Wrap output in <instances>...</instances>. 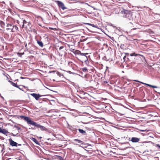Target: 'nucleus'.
I'll return each instance as SVG.
<instances>
[{
    "label": "nucleus",
    "mask_w": 160,
    "mask_h": 160,
    "mask_svg": "<svg viewBox=\"0 0 160 160\" xmlns=\"http://www.w3.org/2000/svg\"><path fill=\"white\" fill-rule=\"evenodd\" d=\"M31 95L36 100H38L39 98L41 96L39 94H36L35 93H31Z\"/></svg>",
    "instance_id": "8"
},
{
    "label": "nucleus",
    "mask_w": 160,
    "mask_h": 160,
    "mask_svg": "<svg viewBox=\"0 0 160 160\" xmlns=\"http://www.w3.org/2000/svg\"><path fill=\"white\" fill-rule=\"evenodd\" d=\"M32 46V44L30 42L28 43H26L25 44V47L28 50L31 49Z\"/></svg>",
    "instance_id": "10"
},
{
    "label": "nucleus",
    "mask_w": 160,
    "mask_h": 160,
    "mask_svg": "<svg viewBox=\"0 0 160 160\" xmlns=\"http://www.w3.org/2000/svg\"><path fill=\"white\" fill-rule=\"evenodd\" d=\"M129 141H131L132 142L137 143L140 140V139L139 138L136 137H132L131 138H129Z\"/></svg>",
    "instance_id": "5"
},
{
    "label": "nucleus",
    "mask_w": 160,
    "mask_h": 160,
    "mask_svg": "<svg viewBox=\"0 0 160 160\" xmlns=\"http://www.w3.org/2000/svg\"><path fill=\"white\" fill-rule=\"evenodd\" d=\"M9 82L13 86L17 88L20 89V88L19 87V86H18L16 84L14 83L13 82L11 81L10 80L9 81Z\"/></svg>",
    "instance_id": "16"
},
{
    "label": "nucleus",
    "mask_w": 160,
    "mask_h": 160,
    "mask_svg": "<svg viewBox=\"0 0 160 160\" xmlns=\"http://www.w3.org/2000/svg\"><path fill=\"white\" fill-rule=\"evenodd\" d=\"M82 71L84 72H88V70L87 69V68L85 67L82 68Z\"/></svg>",
    "instance_id": "21"
},
{
    "label": "nucleus",
    "mask_w": 160,
    "mask_h": 160,
    "mask_svg": "<svg viewBox=\"0 0 160 160\" xmlns=\"http://www.w3.org/2000/svg\"><path fill=\"white\" fill-rule=\"evenodd\" d=\"M135 64V62H132L130 63V65L131 66V67H133L134 66Z\"/></svg>",
    "instance_id": "22"
},
{
    "label": "nucleus",
    "mask_w": 160,
    "mask_h": 160,
    "mask_svg": "<svg viewBox=\"0 0 160 160\" xmlns=\"http://www.w3.org/2000/svg\"><path fill=\"white\" fill-rule=\"evenodd\" d=\"M6 27L7 30H10L12 32L16 31L18 29V27L16 25H14L12 23L6 24Z\"/></svg>",
    "instance_id": "2"
},
{
    "label": "nucleus",
    "mask_w": 160,
    "mask_h": 160,
    "mask_svg": "<svg viewBox=\"0 0 160 160\" xmlns=\"http://www.w3.org/2000/svg\"><path fill=\"white\" fill-rule=\"evenodd\" d=\"M31 27V24L30 22H27L25 20L23 21L22 28H26L27 29Z\"/></svg>",
    "instance_id": "4"
},
{
    "label": "nucleus",
    "mask_w": 160,
    "mask_h": 160,
    "mask_svg": "<svg viewBox=\"0 0 160 160\" xmlns=\"http://www.w3.org/2000/svg\"><path fill=\"white\" fill-rule=\"evenodd\" d=\"M136 82H139V83H140L143 84H144V85H145L146 86H148L149 87H151V88H157V87L156 86H153V85H150V84H147V83H144V82H140V81H139L138 80H134Z\"/></svg>",
    "instance_id": "7"
},
{
    "label": "nucleus",
    "mask_w": 160,
    "mask_h": 160,
    "mask_svg": "<svg viewBox=\"0 0 160 160\" xmlns=\"http://www.w3.org/2000/svg\"><path fill=\"white\" fill-rule=\"evenodd\" d=\"M0 139L2 140H4V137L0 136Z\"/></svg>",
    "instance_id": "25"
},
{
    "label": "nucleus",
    "mask_w": 160,
    "mask_h": 160,
    "mask_svg": "<svg viewBox=\"0 0 160 160\" xmlns=\"http://www.w3.org/2000/svg\"><path fill=\"white\" fill-rule=\"evenodd\" d=\"M69 66L71 67L73 69H75L76 66L71 62H69L68 63Z\"/></svg>",
    "instance_id": "12"
},
{
    "label": "nucleus",
    "mask_w": 160,
    "mask_h": 160,
    "mask_svg": "<svg viewBox=\"0 0 160 160\" xmlns=\"http://www.w3.org/2000/svg\"><path fill=\"white\" fill-rule=\"evenodd\" d=\"M130 56H141L142 57L144 58V57L143 55H140V54H136L135 52H133L132 53H131L130 54Z\"/></svg>",
    "instance_id": "15"
},
{
    "label": "nucleus",
    "mask_w": 160,
    "mask_h": 160,
    "mask_svg": "<svg viewBox=\"0 0 160 160\" xmlns=\"http://www.w3.org/2000/svg\"><path fill=\"white\" fill-rule=\"evenodd\" d=\"M19 117L20 119H23L28 124L33 125L38 128H40L41 130L42 131H46L47 130V129L45 127L41 126L39 124L37 123L36 122L32 121L31 118H30L28 117L21 115L19 116Z\"/></svg>",
    "instance_id": "1"
},
{
    "label": "nucleus",
    "mask_w": 160,
    "mask_h": 160,
    "mask_svg": "<svg viewBox=\"0 0 160 160\" xmlns=\"http://www.w3.org/2000/svg\"><path fill=\"white\" fill-rule=\"evenodd\" d=\"M124 13H126V12H127V11H124Z\"/></svg>",
    "instance_id": "33"
},
{
    "label": "nucleus",
    "mask_w": 160,
    "mask_h": 160,
    "mask_svg": "<svg viewBox=\"0 0 160 160\" xmlns=\"http://www.w3.org/2000/svg\"><path fill=\"white\" fill-rule=\"evenodd\" d=\"M10 145L12 146H17V143L12 140L10 141Z\"/></svg>",
    "instance_id": "13"
},
{
    "label": "nucleus",
    "mask_w": 160,
    "mask_h": 160,
    "mask_svg": "<svg viewBox=\"0 0 160 160\" xmlns=\"http://www.w3.org/2000/svg\"><path fill=\"white\" fill-rule=\"evenodd\" d=\"M125 54L126 55H128L129 54L128 53H125Z\"/></svg>",
    "instance_id": "31"
},
{
    "label": "nucleus",
    "mask_w": 160,
    "mask_h": 160,
    "mask_svg": "<svg viewBox=\"0 0 160 160\" xmlns=\"http://www.w3.org/2000/svg\"><path fill=\"white\" fill-rule=\"evenodd\" d=\"M56 2L59 7L61 8L62 9L64 10L66 8L64 4L62 2L59 1H57Z\"/></svg>",
    "instance_id": "6"
},
{
    "label": "nucleus",
    "mask_w": 160,
    "mask_h": 160,
    "mask_svg": "<svg viewBox=\"0 0 160 160\" xmlns=\"http://www.w3.org/2000/svg\"><path fill=\"white\" fill-rule=\"evenodd\" d=\"M137 29L136 28H134L132 29V30H135Z\"/></svg>",
    "instance_id": "32"
},
{
    "label": "nucleus",
    "mask_w": 160,
    "mask_h": 160,
    "mask_svg": "<svg viewBox=\"0 0 160 160\" xmlns=\"http://www.w3.org/2000/svg\"><path fill=\"white\" fill-rule=\"evenodd\" d=\"M74 141L78 143H80L81 144H82V141L79 139H75Z\"/></svg>",
    "instance_id": "20"
},
{
    "label": "nucleus",
    "mask_w": 160,
    "mask_h": 160,
    "mask_svg": "<svg viewBox=\"0 0 160 160\" xmlns=\"http://www.w3.org/2000/svg\"><path fill=\"white\" fill-rule=\"evenodd\" d=\"M64 48V47L63 46H61L59 48V49L60 50H61L62 49V48Z\"/></svg>",
    "instance_id": "26"
},
{
    "label": "nucleus",
    "mask_w": 160,
    "mask_h": 160,
    "mask_svg": "<svg viewBox=\"0 0 160 160\" xmlns=\"http://www.w3.org/2000/svg\"><path fill=\"white\" fill-rule=\"evenodd\" d=\"M32 140L35 143L37 144L38 145H39V143L38 142L37 140L35 138H32Z\"/></svg>",
    "instance_id": "19"
},
{
    "label": "nucleus",
    "mask_w": 160,
    "mask_h": 160,
    "mask_svg": "<svg viewBox=\"0 0 160 160\" xmlns=\"http://www.w3.org/2000/svg\"><path fill=\"white\" fill-rule=\"evenodd\" d=\"M156 147H158L159 148H160V145L159 144H156Z\"/></svg>",
    "instance_id": "27"
},
{
    "label": "nucleus",
    "mask_w": 160,
    "mask_h": 160,
    "mask_svg": "<svg viewBox=\"0 0 160 160\" xmlns=\"http://www.w3.org/2000/svg\"><path fill=\"white\" fill-rule=\"evenodd\" d=\"M22 54L21 53H18V55L19 56H20V57H21V55H22Z\"/></svg>",
    "instance_id": "28"
},
{
    "label": "nucleus",
    "mask_w": 160,
    "mask_h": 160,
    "mask_svg": "<svg viewBox=\"0 0 160 160\" xmlns=\"http://www.w3.org/2000/svg\"><path fill=\"white\" fill-rule=\"evenodd\" d=\"M6 23H12V22L14 21V20L11 17H8L6 19Z\"/></svg>",
    "instance_id": "9"
},
{
    "label": "nucleus",
    "mask_w": 160,
    "mask_h": 160,
    "mask_svg": "<svg viewBox=\"0 0 160 160\" xmlns=\"http://www.w3.org/2000/svg\"><path fill=\"white\" fill-rule=\"evenodd\" d=\"M86 54H88V53H80V55H81L80 57V60L82 62H84L86 63L88 62V58L87 56L86 55Z\"/></svg>",
    "instance_id": "3"
},
{
    "label": "nucleus",
    "mask_w": 160,
    "mask_h": 160,
    "mask_svg": "<svg viewBox=\"0 0 160 160\" xmlns=\"http://www.w3.org/2000/svg\"><path fill=\"white\" fill-rule=\"evenodd\" d=\"M130 14L129 13H126V15L125 16V17H126L128 15H129Z\"/></svg>",
    "instance_id": "30"
},
{
    "label": "nucleus",
    "mask_w": 160,
    "mask_h": 160,
    "mask_svg": "<svg viewBox=\"0 0 160 160\" xmlns=\"http://www.w3.org/2000/svg\"><path fill=\"white\" fill-rule=\"evenodd\" d=\"M15 127L18 130H19L21 129V128L18 127L17 126H15Z\"/></svg>",
    "instance_id": "24"
},
{
    "label": "nucleus",
    "mask_w": 160,
    "mask_h": 160,
    "mask_svg": "<svg viewBox=\"0 0 160 160\" xmlns=\"http://www.w3.org/2000/svg\"><path fill=\"white\" fill-rule=\"evenodd\" d=\"M126 58V56H125L123 57V60H124V61H125V58Z\"/></svg>",
    "instance_id": "29"
},
{
    "label": "nucleus",
    "mask_w": 160,
    "mask_h": 160,
    "mask_svg": "<svg viewBox=\"0 0 160 160\" xmlns=\"http://www.w3.org/2000/svg\"><path fill=\"white\" fill-rule=\"evenodd\" d=\"M0 132L4 134H6L8 132L7 130L5 129H2L1 128H0Z\"/></svg>",
    "instance_id": "14"
},
{
    "label": "nucleus",
    "mask_w": 160,
    "mask_h": 160,
    "mask_svg": "<svg viewBox=\"0 0 160 160\" xmlns=\"http://www.w3.org/2000/svg\"><path fill=\"white\" fill-rule=\"evenodd\" d=\"M78 131H79V132L82 134H83V135H86V132L83 130L82 129H79Z\"/></svg>",
    "instance_id": "17"
},
{
    "label": "nucleus",
    "mask_w": 160,
    "mask_h": 160,
    "mask_svg": "<svg viewBox=\"0 0 160 160\" xmlns=\"http://www.w3.org/2000/svg\"><path fill=\"white\" fill-rule=\"evenodd\" d=\"M37 42L39 45L41 47H42L43 46V43L42 41L39 40H37Z\"/></svg>",
    "instance_id": "18"
},
{
    "label": "nucleus",
    "mask_w": 160,
    "mask_h": 160,
    "mask_svg": "<svg viewBox=\"0 0 160 160\" xmlns=\"http://www.w3.org/2000/svg\"><path fill=\"white\" fill-rule=\"evenodd\" d=\"M5 23L3 21L0 20V30H2L4 28Z\"/></svg>",
    "instance_id": "11"
},
{
    "label": "nucleus",
    "mask_w": 160,
    "mask_h": 160,
    "mask_svg": "<svg viewBox=\"0 0 160 160\" xmlns=\"http://www.w3.org/2000/svg\"><path fill=\"white\" fill-rule=\"evenodd\" d=\"M57 75L59 76V77H61L62 75V74L60 72H58L57 73Z\"/></svg>",
    "instance_id": "23"
}]
</instances>
